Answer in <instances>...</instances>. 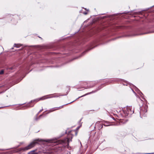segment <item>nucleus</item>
<instances>
[{"mask_svg": "<svg viewBox=\"0 0 154 154\" xmlns=\"http://www.w3.org/2000/svg\"><path fill=\"white\" fill-rule=\"evenodd\" d=\"M71 132V131H69L68 134V136H69V137L71 138L70 139L69 138V137H67L65 138L63 140H58L54 142V143H55L57 145L61 144L64 146H68L69 143L70 141H72V135L70 134Z\"/></svg>", "mask_w": 154, "mask_h": 154, "instance_id": "1", "label": "nucleus"}, {"mask_svg": "<svg viewBox=\"0 0 154 154\" xmlns=\"http://www.w3.org/2000/svg\"><path fill=\"white\" fill-rule=\"evenodd\" d=\"M40 140L39 139L35 140L31 142L29 145L27 146L26 147L24 148V150H27L30 149L33 147H34L36 144L38 143V142L40 141Z\"/></svg>", "mask_w": 154, "mask_h": 154, "instance_id": "2", "label": "nucleus"}, {"mask_svg": "<svg viewBox=\"0 0 154 154\" xmlns=\"http://www.w3.org/2000/svg\"><path fill=\"white\" fill-rule=\"evenodd\" d=\"M127 110L128 114H132L134 113V110L131 106L127 107Z\"/></svg>", "mask_w": 154, "mask_h": 154, "instance_id": "3", "label": "nucleus"}, {"mask_svg": "<svg viewBox=\"0 0 154 154\" xmlns=\"http://www.w3.org/2000/svg\"><path fill=\"white\" fill-rule=\"evenodd\" d=\"M62 107H63V106H60L58 107H55V108H53L51 109V110L48 111V112L47 113V114H48V113L51 112H53L54 111L57 110L58 109V108H61Z\"/></svg>", "mask_w": 154, "mask_h": 154, "instance_id": "4", "label": "nucleus"}, {"mask_svg": "<svg viewBox=\"0 0 154 154\" xmlns=\"http://www.w3.org/2000/svg\"><path fill=\"white\" fill-rule=\"evenodd\" d=\"M48 98V97H47L46 98H45L44 97H41V98H38L37 99H35L33 101H31V102L35 101L36 102H38V101H39L40 100H43L45 99H47Z\"/></svg>", "mask_w": 154, "mask_h": 154, "instance_id": "5", "label": "nucleus"}, {"mask_svg": "<svg viewBox=\"0 0 154 154\" xmlns=\"http://www.w3.org/2000/svg\"><path fill=\"white\" fill-rule=\"evenodd\" d=\"M21 46L20 44H14V47L17 48H19Z\"/></svg>", "mask_w": 154, "mask_h": 154, "instance_id": "6", "label": "nucleus"}, {"mask_svg": "<svg viewBox=\"0 0 154 154\" xmlns=\"http://www.w3.org/2000/svg\"><path fill=\"white\" fill-rule=\"evenodd\" d=\"M35 150H33L30 152L29 153V154H38V153L37 152H35Z\"/></svg>", "mask_w": 154, "mask_h": 154, "instance_id": "7", "label": "nucleus"}, {"mask_svg": "<svg viewBox=\"0 0 154 154\" xmlns=\"http://www.w3.org/2000/svg\"><path fill=\"white\" fill-rule=\"evenodd\" d=\"M4 70H2L0 71V75L4 73Z\"/></svg>", "mask_w": 154, "mask_h": 154, "instance_id": "8", "label": "nucleus"}, {"mask_svg": "<svg viewBox=\"0 0 154 154\" xmlns=\"http://www.w3.org/2000/svg\"><path fill=\"white\" fill-rule=\"evenodd\" d=\"M150 33V32H146L145 33H141L140 34V35H143V34H148V33Z\"/></svg>", "mask_w": 154, "mask_h": 154, "instance_id": "9", "label": "nucleus"}, {"mask_svg": "<svg viewBox=\"0 0 154 154\" xmlns=\"http://www.w3.org/2000/svg\"><path fill=\"white\" fill-rule=\"evenodd\" d=\"M91 93H89V94H91ZM87 94H85V95H82V96H80V97H79L78 98H80V97H84V96H85V95H87Z\"/></svg>", "mask_w": 154, "mask_h": 154, "instance_id": "10", "label": "nucleus"}, {"mask_svg": "<svg viewBox=\"0 0 154 154\" xmlns=\"http://www.w3.org/2000/svg\"><path fill=\"white\" fill-rule=\"evenodd\" d=\"M99 126H100V129L102 128H103V125L101 124H99Z\"/></svg>", "mask_w": 154, "mask_h": 154, "instance_id": "11", "label": "nucleus"}, {"mask_svg": "<svg viewBox=\"0 0 154 154\" xmlns=\"http://www.w3.org/2000/svg\"><path fill=\"white\" fill-rule=\"evenodd\" d=\"M85 51V52H83V53H82V55H81V56H82L84 54H85V53L86 52V51Z\"/></svg>", "mask_w": 154, "mask_h": 154, "instance_id": "12", "label": "nucleus"}, {"mask_svg": "<svg viewBox=\"0 0 154 154\" xmlns=\"http://www.w3.org/2000/svg\"><path fill=\"white\" fill-rule=\"evenodd\" d=\"M83 14H85L86 15L88 14V13L87 12H85L83 13Z\"/></svg>", "mask_w": 154, "mask_h": 154, "instance_id": "13", "label": "nucleus"}, {"mask_svg": "<svg viewBox=\"0 0 154 154\" xmlns=\"http://www.w3.org/2000/svg\"><path fill=\"white\" fill-rule=\"evenodd\" d=\"M43 110V109L42 108V109H41V110H40L39 111V112H38V113H40V112H42Z\"/></svg>", "mask_w": 154, "mask_h": 154, "instance_id": "14", "label": "nucleus"}, {"mask_svg": "<svg viewBox=\"0 0 154 154\" xmlns=\"http://www.w3.org/2000/svg\"><path fill=\"white\" fill-rule=\"evenodd\" d=\"M143 112V110L142 109H141L140 111V113H142Z\"/></svg>", "mask_w": 154, "mask_h": 154, "instance_id": "15", "label": "nucleus"}, {"mask_svg": "<svg viewBox=\"0 0 154 154\" xmlns=\"http://www.w3.org/2000/svg\"><path fill=\"white\" fill-rule=\"evenodd\" d=\"M9 69H13V68L12 67H10V68H9Z\"/></svg>", "mask_w": 154, "mask_h": 154, "instance_id": "16", "label": "nucleus"}, {"mask_svg": "<svg viewBox=\"0 0 154 154\" xmlns=\"http://www.w3.org/2000/svg\"><path fill=\"white\" fill-rule=\"evenodd\" d=\"M147 112V110L146 109H145L144 112Z\"/></svg>", "mask_w": 154, "mask_h": 154, "instance_id": "17", "label": "nucleus"}, {"mask_svg": "<svg viewBox=\"0 0 154 154\" xmlns=\"http://www.w3.org/2000/svg\"><path fill=\"white\" fill-rule=\"evenodd\" d=\"M42 116V115H40L39 116V118H40L41 116Z\"/></svg>", "mask_w": 154, "mask_h": 154, "instance_id": "18", "label": "nucleus"}, {"mask_svg": "<svg viewBox=\"0 0 154 154\" xmlns=\"http://www.w3.org/2000/svg\"><path fill=\"white\" fill-rule=\"evenodd\" d=\"M133 93H135V94H136V93L133 90Z\"/></svg>", "mask_w": 154, "mask_h": 154, "instance_id": "19", "label": "nucleus"}, {"mask_svg": "<svg viewBox=\"0 0 154 154\" xmlns=\"http://www.w3.org/2000/svg\"><path fill=\"white\" fill-rule=\"evenodd\" d=\"M36 120H38V118H36Z\"/></svg>", "mask_w": 154, "mask_h": 154, "instance_id": "20", "label": "nucleus"}, {"mask_svg": "<svg viewBox=\"0 0 154 154\" xmlns=\"http://www.w3.org/2000/svg\"><path fill=\"white\" fill-rule=\"evenodd\" d=\"M104 125V126H107V125H105L104 124V125Z\"/></svg>", "mask_w": 154, "mask_h": 154, "instance_id": "21", "label": "nucleus"}, {"mask_svg": "<svg viewBox=\"0 0 154 154\" xmlns=\"http://www.w3.org/2000/svg\"><path fill=\"white\" fill-rule=\"evenodd\" d=\"M38 37H39V38H41V39H42V38L41 37H39V36H38Z\"/></svg>", "mask_w": 154, "mask_h": 154, "instance_id": "22", "label": "nucleus"}, {"mask_svg": "<svg viewBox=\"0 0 154 154\" xmlns=\"http://www.w3.org/2000/svg\"><path fill=\"white\" fill-rule=\"evenodd\" d=\"M73 102V101H72V102H71V103H72Z\"/></svg>", "mask_w": 154, "mask_h": 154, "instance_id": "23", "label": "nucleus"}, {"mask_svg": "<svg viewBox=\"0 0 154 154\" xmlns=\"http://www.w3.org/2000/svg\"><path fill=\"white\" fill-rule=\"evenodd\" d=\"M73 102V101H72V102H71V103H72Z\"/></svg>", "mask_w": 154, "mask_h": 154, "instance_id": "24", "label": "nucleus"}, {"mask_svg": "<svg viewBox=\"0 0 154 154\" xmlns=\"http://www.w3.org/2000/svg\"><path fill=\"white\" fill-rule=\"evenodd\" d=\"M73 102V101H72V102H71V103H72Z\"/></svg>", "mask_w": 154, "mask_h": 154, "instance_id": "25", "label": "nucleus"}, {"mask_svg": "<svg viewBox=\"0 0 154 154\" xmlns=\"http://www.w3.org/2000/svg\"><path fill=\"white\" fill-rule=\"evenodd\" d=\"M73 102V101H72V102H71V103H72Z\"/></svg>", "mask_w": 154, "mask_h": 154, "instance_id": "26", "label": "nucleus"}, {"mask_svg": "<svg viewBox=\"0 0 154 154\" xmlns=\"http://www.w3.org/2000/svg\"><path fill=\"white\" fill-rule=\"evenodd\" d=\"M96 133V132H94V134H95Z\"/></svg>", "mask_w": 154, "mask_h": 154, "instance_id": "27", "label": "nucleus"}]
</instances>
